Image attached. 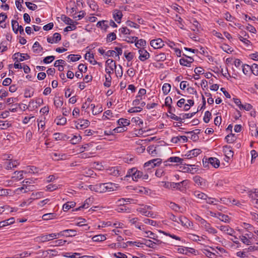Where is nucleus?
Listing matches in <instances>:
<instances>
[{
    "label": "nucleus",
    "instance_id": "nucleus-27",
    "mask_svg": "<svg viewBox=\"0 0 258 258\" xmlns=\"http://www.w3.org/2000/svg\"><path fill=\"white\" fill-rule=\"evenodd\" d=\"M156 148V146L154 145L150 146L147 148V151L150 155L155 156L158 154Z\"/></svg>",
    "mask_w": 258,
    "mask_h": 258
},
{
    "label": "nucleus",
    "instance_id": "nucleus-58",
    "mask_svg": "<svg viewBox=\"0 0 258 258\" xmlns=\"http://www.w3.org/2000/svg\"><path fill=\"white\" fill-rule=\"evenodd\" d=\"M82 137L81 136H74V137L71 139V143L73 144H76L81 141Z\"/></svg>",
    "mask_w": 258,
    "mask_h": 258
},
{
    "label": "nucleus",
    "instance_id": "nucleus-61",
    "mask_svg": "<svg viewBox=\"0 0 258 258\" xmlns=\"http://www.w3.org/2000/svg\"><path fill=\"white\" fill-rule=\"evenodd\" d=\"M65 135L63 134L56 133L53 134V138L56 140H61L64 139Z\"/></svg>",
    "mask_w": 258,
    "mask_h": 258
},
{
    "label": "nucleus",
    "instance_id": "nucleus-25",
    "mask_svg": "<svg viewBox=\"0 0 258 258\" xmlns=\"http://www.w3.org/2000/svg\"><path fill=\"white\" fill-rule=\"evenodd\" d=\"M15 222L14 218H11L7 220H6L0 222V227H4L12 224H13Z\"/></svg>",
    "mask_w": 258,
    "mask_h": 258
},
{
    "label": "nucleus",
    "instance_id": "nucleus-46",
    "mask_svg": "<svg viewBox=\"0 0 258 258\" xmlns=\"http://www.w3.org/2000/svg\"><path fill=\"white\" fill-rule=\"evenodd\" d=\"M91 202V200L90 198H88L86 200V201L84 202V204L82 206L79 207L78 208H77L76 209V211H78L81 210V208H85L87 209L89 207L90 203Z\"/></svg>",
    "mask_w": 258,
    "mask_h": 258
},
{
    "label": "nucleus",
    "instance_id": "nucleus-32",
    "mask_svg": "<svg viewBox=\"0 0 258 258\" xmlns=\"http://www.w3.org/2000/svg\"><path fill=\"white\" fill-rule=\"evenodd\" d=\"M61 20L66 24L68 25H72V24L75 23L76 24H77L78 23L76 22H74L73 20L70 19V18L64 16L62 15L61 16Z\"/></svg>",
    "mask_w": 258,
    "mask_h": 258
},
{
    "label": "nucleus",
    "instance_id": "nucleus-10",
    "mask_svg": "<svg viewBox=\"0 0 258 258\" xmlns=\"http://www.w3.org/2000/svg\"><path fill=\"white\" fill-rule=\"evenodd\" d=\"M139 58L141 61H144L148 59L150 57L149 53L144 49H140L139 50Z\"/></svg>",
    "mask_w": 258,
    "mask_h": 258
},
{
    "label": "nucleus",
    "instance_id": "nucleus-49",
    "mask_svg": "<svg viewBox=\"0 0 258 258\" xmlns=\"http://www.w3.org/2000/svg\"><path fill=\"white\" fill-rule=\"evenodd\" d=\"M139 211L140 212V213H141L142 215H145L147 217H152V215H153V213H152L150 211H147L144 208H142V209H140Z\"/></svg>",
    "mask_w": 258,
    "mask_h": 258
},
{
    "label": "nucleus",
    "instance_id": "nucleus-28",
    "mask_svg": "<svg viewBox=\"0 0 258 258\" xmlns=\"http://www.w3.org/2000/svg\"><path fill=\"white\" fill-rule=\"evenodd\" d=\"M85 59H88L90 62L93 64L97 63V62L94 60V57L93 54H91L90 52H88L85 54Z\"/></svg>",
    "mask_w": 258,
    "mask_h": 258
},
{
    "label": "nucleus",
    "instance_id": "nucleus-48",
    "mask_svg": "<svg viewBox=\"0 0 258 258\" xmlns=\"http://www.w3.org/2000/svg\"><path fill=\"white\" fill-rule=\"evenodd\" d=\"M109 174L115 176H117L120 174L119 171L116 167H112L110 169Z\"/></svg>",
    "mask_w": 258,
    "mask_h": 258
},
{
    "label": "nucleus",
    "instance_id": "nucleus-41",
    "mask_svg": "<svg viewBox=\"0 0 258 258\" xmlns=\"http://www.w3.org/2000/svg\"><path fill=\"white\" fill-rule=\"evenodd\" d=\"M33 48L34 52L39 53L42 50V47L40 45L39 43L38 42H35L33 45Z\"/></svg>",
    "mask_w": 258,
    "mask_h": 258
},
{
    "label": "nucleus",
    "instance_id": "nucleus-47",
    "mask_svg": "<svg viewBox=\"0 0 258 258\" xmlns=\"http://www.w3.org/2000/svg\"><path fill=\"white\" fill-rule=\"evenodd\" d=\"M54 104L56 107H60L63 104V101L60 97H57L54 99Z\"/></svg>",
    "mask_w": 258,
    "mask_h": 258
},
{
    "label": "nucleus",
    "instance_id": "nucleus-17",
    "mask_svg": "<svg viewBox=\"0 0 258 258\" xmlns=\"http://www.w3.org/2000/svg\"><path fill=\"white\" fill-rule=\"evenodd\" d=\"M183 161V159L181 158H179V157H171L169 158H168V160L165 162V163H166V165H168L167 163L168 162L179 163L180 164L182 165Z\"/></svg>",
    "mask_w": 258,
    "mask_h": 258
},
{
    "label": "nucleus",
    "instance_id": "nucleus-34",
    "mask_svg": "<svg viewBox=\"0 0 258 258\" xmlns=\"http://www.w3.org/2000/svg\"><path fill=\"white\" fill-rule=\"evenodd\" d=\"M106 238L104 235H95L92 237V240L94 241H103L106 240Z\"/></svg>",
    "mask_w": 258,
    "mask_h": 258
},
{
    "label": "nucleus",
    "instance_id": "nucleus-45",
    "mask_svg": "<svg viewBox=\"0 0 258 258\" xmlns=\"http://www.w3.org/2000/svg\"><path fill=\"white\" fill-rule=\"evenodd\" d=\"M38 168L35 166H28L26 168V171L25 172L32 173H38Z\"/></svg>",
    "mask_w": 258,
    "mask_h": 258
},
{
    "label": "nucleus",
    "instance_id": "nucleus-31",
    "mask_svg": "<svg viewBox=\"0 0 258 258\" xmlns=\"http://www.w3.org/2000/svg\"><path fill=\"white\" fill-rule=\"evenodd\" d=\"M117 122L119 125L124 126L125 128H126V126L130 124L128 120L122 118L118 119Z\"/></svg>",
    "mask_w": 258,
    "mask_h": 258
},
{
    "label": "nucleus",
    "instance_id": "nucleus-26",
    "mask_svg": "<svg viewBox=\"0 0 258 258\" xmlns=\"http://www.w3.org/2000/svg\"><path fill=\"white\" fill-rule=\"evenodd\" d=\"M193 166H195V165L187 164L186 166L184 165L180 166V168L183 172H191L194 170V168L192 167Z\"/></svg>",
    "mask_w": 258,
    "mask_h": 258
},
{
    "label": "nucleus",
    "instance_id": "nucleus-29",
    "mask_svg": "<svg viewBox=\"0 0 258 258\" xmlns=\"http://www.w3.org/2000/svg\"><path fill=\"white\" fill-rule=\"evenodd\" d=\"M16 55H17V56H20L19 61H22L24 60L28 59L30 58V56L26 53H21L20 52H17L15 53L14 54V56H16Z\"/></svg>",
    "mask_w": 258,
    "mask_h": 258
},
{
    "label": "nucleus",
    "instance_id": "nucleus-16",
    "mask_svg": "<svg viewBox=\"0 0 258 258\" xmlns=\"http://www.w3.org/2000/svg\"><path fill=\"white\" fill-rule=\"evenodd\" d=\"M195 197L198 200H205L207 199L208 196L204 193L200 191H195L194 192Z\"/></svg>",
    "mask_w": 258,
    "mask_h": 258
},
{
    "label": "nucleus",
    "instance_id": "nucleus-2",
    "mask_svg": "<svg viewBox=\"0 0 258 258\" xmlns=\"http://www.w3.org/2000/svg\"><path fill=\"white\" fill-rule=\"evenodd\" d=\"M131 177L134 181H136L141 179L147 180L149 178V175L147 172H143L142 171L138 170L135 167L129 169L127 170L126 175L124 177V179L128 180V178Z\"/></svg>",
    "mask_w": 258,
    "mask_h": 258
},
{
    "label": "nucleus",
    "instance_id": "nucleus-19",
    "mask_svg": "<svg viewBox=\"0 0 258 258\" xmlns=\"http://www.w3.org/2000/svg\"><path fill=\"white\" fill-rule=\"evenodd\" d=\"M161 163V160L160 159H159V158L154 159L150 160V161L146 162L144 164V167L145 168L147 167L148 166H149L150 165V164H151V163H153V166L155 167L156 166H158L159 165H160Z\"/></svg>",
    "mask_w": 258,
    "mask_h": 258
},
{
    "label": "nucleus",
    "instance_id": "nucleus-36",
    "mask_svg": "<svg viewBox=\"0 0 258 258\" xmlns=\"http://www.w3.org/2000/svg\"><path fill=\"white\" fill-rule=\"evenodd\" d=\"M144 241H145V243H144V244L146 245L147 246H148L150 248H155V246L156 245L157 243H158V242H153L150 240H147V239H144Z\"/></svg>",
    "mask_w": 258,
    "mask_h": 258
},
{
    "label": "nucleus",
    "instance_id": "nucleus-51",
    "mask_svg": "<svg viewBox=\"0 0 258 258\" xmlns=\"http://www.w3.org/2000/svg\"><path fill=\"white\" fill-rule=\"evenodd\" d=\"M172 102V98L170 97H167L165 100V105L168 107V108L171 110L172 106L171 105Z\"/></svg>",
    "mask_w": 258,
    "mask_h": 258
},
{
    "label": "nucleus",
    "instance_id": "nucleus-42",
    "mask_svg": "<svg viewBox=\"0 0 258 258\" xmlns=\"http://www.w3.org/2000/svg\"><path fill=\"white\" fill-rule=\"evenodd\" d=\"M168 113H169V115H167V116L168 117H169L171 119H174L175 120H176V121H178L179 122H182V118H181V117H178V116H176L173 113H172V112H171L170 111H168Z\"/></svg>",
    "mask_w": 258,
    "mask_h": 258
},
{
    "label": "nucleus",
    "instance_id": "nucleus-50",
    "mask_svg": "<svg viewBox=\"0 0 258 258\" xmlns=\"http://www.w3.org/2000/svg\"><path fill=\"white\" fill-rule=\"evenodd\" d=\"M251 71V66L248 64H244L242 66V72L245 75H247L249 71Z\"/></svg>",
    "mask_w": 258,
    "mask_h": 258
},
{
    "label": "nucleus",
    "instance_id": "nucleus-64",
    "mask_svg": "<svg viewBox=\"0 0 258 258\" xmlns=\"http://www.w3.org/2000/svg\"><path fill=\"white\" fill-rule=\"evenodd\" d=\"M252 108V106L251 105L248 103H246L244 105L242 104L241 106L240 107V109H244L246 111H249L251 110Z\"/></svg>",
    "mask_w": 258,
    "mask_h": 258
},
{
    "label": "nucleus",
    "instance_id": "nucleus-60",
    "mask_svg": "<svg viewBox=\"0 0 258 258\" xmlns=\"http://www.w3.org/2000/svg\"><path fill=\"white\" fill-rule=\"evenodd\" d=\"M116 35L114 33L112 32L110 33L107 35V42H111L113 40H115L116 39Z\"/></svg>",
    "mask_w": 258,
    "mask_h": 258
},
{
    "label": "nucleus",
    "instance_id": "nucleus-63",
    "mask_svg": "<svg viewBox=\"0 0 258 258\" xmlns=\"http://www.w3.org/2000/svg\"><path fill=\"white\" fill-rule=\"evenodd\" d=\"M251 72L255 76L258 75V64L253 63L251 66Z\"/></svg>",
    "mask_w": 258,
    "mask_h": 258
},
{
    "label": "nucleus",
    "instance_id": "nucleus-53",
    "mask_svg": "<svg viewBox=\"0 0 258 258\" xmlns=\"http://www.w3.org/2000/svg\"><path fill=\"white\" fill-rule=\"evenodd\" d=\"M25 5L30 10L35 11L37 9V6L36 4L30 2H25Z\"/></svg>",
    "mask_w": 258,
    "mask_h": 258
},
{
    "label": "nucleus",
    "instance_id": "nucleus-30",
    "mask_svg": "<svg viewBox=\"0 0 258 258\" xmlns=\"http://www.w3.org/2000/svg\"><path fill=\"white\" fill-rule=\"evenodd\" d=\"M76 203L74 202H68L63 205L62 209L64 211H67L71 208L74 207Z\"/></svg>",
    "mask_w": 258,
    "mask_h": 258
},
{
    "label": "nucleus",
    "instance_id": "nucleus-43",
    "mask_svg": "<svg viewBox=\"0 0 258 258\" xmlns=\"http://www.w3.org/2000/svg\"><path fill=\"white\" fill-rule=\"evenodd\" d=\"M236 139L234 134H230L225 137V140L228 143H232Z\"/></svg>",
    "mask_w": 258,
    "mask_h": 258
},
{
    "label": "nucleus",
    "instance_id": "nucleus-38",
    "mask_svg": "<svg viewBox=\"0 0 258 258\" xmlns=\"http://www.w3.org/2000/svg\"><path fill=\"white\" fill-rule=\"evenodd\" d=\"M239 239L244 244L247 245H250L252 244L251 240L246 236H239Z\"/></svg>",
    "mask_w": 258,
    "mask_h": 258
},
{
    "label": "nucleus",
    "instance_id": "nucleus-13",
    "mask_svg": "<svg viewBox=\"0 0 258 258\" xmlns=\"http://www.w3.org/2000/svg\"><path fill=\"white\" fill-rule=\"evenodd\" d=\"M223 151L225 154L226 157L228 159L232 158L233 156V152L230 146L227 145L224 146L223 147Z\"/></svg>",
    "mask_w": 258,
    "mask_h": 258
},
{
    "label": "nucleus",
    "instance_id": "nucleus-52",
    "mask_svg": "<svg viewBox=\"0 0 258 258\" xmlns=\"http://www.w3.org/2000/svg\"><path fill=\"white\" fill-rule=\"evenodd\" d=\"M146 45V42L145 40L141 39L136 41L135 45L137 47L140 48L141 46H145Z\"/></svg>",
    "mask_w": 258,
    "mask_h": 258
},
{
    "label": "nucleus",
    "instance_id": "nucleus-23",
    "mask_svg": "<svg viewBox=\"0 0 258 258\" xmlns=\"http://www.w3.org/2000/svg\"><path fill=\"white\" fill-rule=\"evenodd\" d=\"M122 17L121 12L118 10H115L113 13V17L117 23H120V21Z\"/></svg>",
    "mask_w": 258,
    "mask_h": 258
},
{
    "label": "nucleus",
    "instance_id": "nucleus-22",
    "mask_svg": "<svg viewBox=\"0 0 258 258\" xmlns=\"http://www.w3.org/2000/svg\"><path fill=\"white\" fill-rule=\"evenodd\" d=\"M185 182H186V180H183L181 182L178 183L171 182V183H170V187L172 188H176L181 190L182 186L184 184Z\"/></svg>",
    "mask_w": 258,
    "mask_h": 258
},
{
    "label": "nucleus",
    "instance_id": "nucleus-57",
    "mask_svg": "<svg viewBox=\"0 0 258 258\" xmlns=\"http://www.w3.org/2000/svg\"><path fill=\"white\" fill-rule=\"evenodd\" d=\"M169 206L172 210L176 212L178 211L180 209V207L178 205L173 202H170Z\"/></svg>",
    "mask_w": 258,
    "mask_h": 258
},
{
    "label": "nucleus",
    "instance_id": "nucleus-5",
    "mask_svg": "<svg viewBox=\"0 0 258 258\" xmlns=\"http://www.w3.org/2000/svg\"><path fill=\"white\" fill-rule=\"evenodd\" d=\"M201 224H202L206 231L211 234H215L217 230L211 226L210 224L208 223L205 220H201Z\"/></svg>",
    "mask_w": 258,
    "mask_h": 258
},
{
    "label": "nucleus",
    "instance_id": "nucleus-59",
    "mask_svg": "<svg viewBox=\"0 0 258 258\" xmlns=\"http://www.w3.org/2000/svg\"><path fill=\"white\" fill-rule=\"evenodd\" d=\"M211 115V113L209 111H206L204 117V121L206 123H208L210 120Z\"/></svg>",
    "mask_w": 258,
    "mask_h": 258
},
{
    "label": "nucleus",
    "instance_id": "nucleus-35",
    "mask_svg": "<svg viewBox=\"0 0 258 258\" xmlns=\"http://www.w3.org/2000/svg\"><path fill=\"white\" fill-rule=\"evenodd\" d=\"M56 214L55 213H47L45 214H44L42 218L44 220H48L50 219H53L56 217Z\"/></svg>",
    "mask_w": 258,
    "mask_h": 258
},
{
    "label": "nucleus",
    "instance_id": "nucleus-56",
    "mask_svg": "<svg viewBox=\"0 0 258 258\" xmlns=\"http://www.w3.org/2000/svg\"><path fill=\"white\" fill-rule=\"evenodd\" d=\"M111 77L110 75H108V76H105V82L104 83V86L106 87H109L111 85Z\"/></svg>",
    "mask_w": 258,
    "mask_h": 258
},
{
    "label": "nucleus",
    "instance_id": "nucleus-3",
    "mask_svg": "<svg viewBox=\"0 0 258 258\" xmlns=\"http://www.w3.org/2000/svg\"><path fill=\"white\" fill-rule=\"evenodd\" d=\"M106 66L109 68V69H105V71L108 75H110L111 73H112L113 70H115L116 68V65L115 61L111 59H108L106 61Z\"/></svg>",
    "mask_w": 258,
    "mask_h": 258
},
{
    "label": "nucleus",
    "instance_id": "nucleus-4",
    "mask_svg": "<svg viewBox=\"0 0 258 258\" xmlns=\"http://www.w3.org/2000/svg\"><path fill=\"white\" fill-rule=\"evenodd\" d=\"M38 238L41 242H44L54 239H56L57 238V235H55V233H51L49 234L42 235L39 236Z\"/></svg>",
    "mask_w": 258,
    "mask_h": 258
},
{
    "label": "nucleus",
    "instance_id": "nucleus-24",
    "mask_svg": "<svg viewBox=\"0 0 258 258\" xmlns=\"http://www.w3.org/2000/svg\"><path fill=\"white\" fill-rule=\"evenodd\" d=\"M145 233L146 234V235H144L145 237H149L150 238L155 240L157 241V242H158V243H162V241L156 239V238L157 237V236L155 234L153 233L152 232L150 231H146Z\"/></svg>",
    "mask_w": 258,
    "mask_h": 258
},
{
    "label": "nucleus",
    "instance_id": "nucleus-6",
    "mask_svg": "<svg viewBox=\"0 0 258 258\" xmlns=\"http://www.w3.org/2000/svg\"><path fill=\"white\" fill-rule=\"evenodd\" d=\"M12 26L14 32L17 34L19 31L20 34L24 33V29L21 25H19L18 22L16 20H13L12 21Z\"/></svg>",
    "mask_w": 258,
    "mask_h": 258
},
{
    "label": "nucleus",
    "instance_id": "nucleus-37",
    "mask_svg": "<svg viewBox=\"0 0 258 258\" xmlns=\"http://www.w3.org/2000/svg\"><path fill=\"white\" fill-rule=\"evenodd\" d=\"M123 205L121 206H118L116 209V211H117L118 212H126V213H129L130 211L128 208H127L125 205V204H122Z\"/></svg>",
    "mask_w": 258,
    "mask_h": 258
},
{
    "label": "nucleus",
    "instance_id": "nucleus-21",
    "mask_svg": "<svg viewBox=\"0 0 258 258\" xmlns=\"http://www.w3.org/2000/svg\"><path fill=\"white\" fill-rule=\"evenodd\" d=\"M219 229L222 231L230 235H233V234L234 232V230L229 226H221L219 227Z\"/></svg>",
    "mask_w": 258,
    "mask_h": 258
},
{
    "label": "nucleus",
    "instance_id": "nucleus-12",
    "mask_svg": "<svg viewBox=\"0 0 258 258\" xmlns=\"http://www.w3.org/2000/svg\"><path fill=\"white\" fill-rule=\"evenodd\" d=\"M61 40V35L58 33H55L53 37H49L47 38V41L48 43H57Z\"/></svg>",
    "mask_w": 258,
    "mask_h": 258
},
{
    "label": "nucleus",
    "instance_id": "nucleus-40",
    "mask_svg": "<svg viewBox=\"0 0 258 258\" xmlns=\"http://www.w3.org/2000/svg\"><path fill=\"white\" fill-rule=\"evenodd\" d=\"M98 27H101L102 29H106L108 27L107 21H99L97 24Z\"/></svg>",
    "mask_w": 258,
    "mask_h": 258
},
{
    "label": "nucleus",
    "instance_id": "nucleus-33",
    "mask_svg": "<svg viewBox=\"0 0 258 258\" xmlns=\"http://www.w3.org/2000/svg\"><path fill=\"white\" fill-rule=\"evenodd\" d=\"M217 215H218L217 218L221 221H223L224 222H229V219L228 216L223 214L221 213H218Z\"/></svg>",
    "mask_w": 258,
    "mask_h": 258
},
{
    "label": "nucleus",
    "instance_id": "nucleus-7",
    "mask_svg": "<svg viewBox=\"0 0 258 258\" xmlns=\"http://www.w3.org/2000/svg\"><path fill=\"white\" fill-rule=\"evenodd\" d=\"M76 127L78 130H81L87 127L90 124L89 120L87 119H80L78 122H76Z\"/></svg>",
    "mask_w": 258,
    "mask_h": 258
},
{
    "label": "nucleus",
    "instance_id": "nucleus-44",
    "mask_svg": "<svg viewBox=\"0 0 258 258\" xmlns=\"http://www.w3.org/2000/svg\"><path fill=\"white\" fill-rule=\"evenodd\" d=\"M227 183V182L225 180L219 179L217 181L216 185L219 188H222L226 186Z\"/></svg>",
    "mask_w": 258,
    "mask_h": 258
},
{
    "label": "nucleus",
    "instance_id": "nucleus-54",
    "mask_svg": "<svg viewBox=\"0 0 258 258\" xmlns=\"http://www.w3.org/2000/svg\"><path fill=\"white\" fill-rule=\"evenodd\" d=\"M198 111V110L192 113L181 114L180 115H182V117H181L182 118V120L185 118H190L192 117Z\"/></svg>",
    "mask_w": 258,
    "mask_h": 258
},
{
    "label": "nucleus",
    "instance_id": "nucleus-1",
    "mask_svg": "<svg viewBox=\"0 0 258 258\" xmlns=\"http://www.w3.org/2000/svg\"><path fill=\"white\" fill-rule=\"evenodd\" d=\"M117 188V185L111 182L99 183L96 185H90L89 186V188L91 191L99 193L115 190Z\"/></svg>",
    "mask_w": 258,
    "mask_h": 258
},
{
    "label": "nucleus",
    "instance_id": "nucleus-11",
    "mask_svg": "<svg viewBox=\"0 0 258 258\" xmlns=\"http://www.w3.org/2000/svg\"><path fill=\"white\" fill-rule=\"evenodd\" d=\"M5 168L9 170L12 168L16 167L19 164V162L18 160H7L5 162Z\"/></svg>",
    "mask_w": 258,
    "mask_h": 258
},
{
    "label": "nucleus",
    "instance_id": "nucleus-62",
    "mask_svg": "<svg viewBox=\"0 0 258 258\" xmlns=\"http://www.w3.org/2000/svg\"><path fill=\"white\" fill-rule=\"evenodd\" d=\"M54 58H55L54 56H53V55L48 56L45 57L43 59V61L45 63H49L52 62L54 59Z\"/></svg>",
    "mask_w": 258,
    "mask_h": 258
},
{
    "label": "nucleus",
    "instance_id": "nucleus-8",
    "mask_svg": "<svg viewBox=\"0 0 258 258\" xmlns=\"http://www.w3.org/2000/svg\"><path fill=\"white\" fill-rule=\"evenodd\" d=\"M185 58H181L179 60L180 64L183 66L190 67V64L194 61V58L185 55Z\"/></svg>",
    "mask_w": 258,
    "mask_h": 258
},
{
    "label": "nucleus",
    "instance_id": "nucleus-55",
    "mask_svg": "<svg viewBox=\"0 0 258 258\" xmlns=\"http://www.w3.org/2000/svg\"><path fill=\"white\" fill-rule=\"evenodd\" d=\"M68 57L71 59L73 62L78 61L81 58V56L79 55L70 54L68 55Z\"/></svg>",
    "mask_w": 258,
    "mask_h": 258
},
{
    "label": "nucleus",
    "instance_id": "nucleus-18",
    "mask_svg": "<svg viewBox=\"0 0 258 258\" xmlns=\"http://www.w3.org/2000/svg\"><path fill=\"white\" fill-rule=\"evenodd\" d=\"M70 232H71L72 233L70 234L69 235H71V236H75L76 235V231L73 229H67L63 230L59 233H55V235H57V238L59 237V236H64L66 235V233H69Z\"/></svg>",
    "mask_w": 258,
    "mask_h": 258
},
{
    "label": "nucleus",
    "instance_id": "nucleus-14",
    "mask_svg": "<svg viewBox=\"0 0 258 258\" xmlns=\"http://www.w3.org/2000/svg\"><path fill=\"white\" fill-rule=\"evenodd\" d=\"M201 153L200 149H195L188 151L185 156L187 159H190L192 157H196Z\"/></svg>",
    "mask_w": 258,
    "mask_h": 258
},
{
    "label": "nucleus",
    "instance_id": "nucleus-39",
    "mask_svg": "<svg viewBox=\"0 0 258 258\" xmlns=\"http://www.w3.org/2000/svg\"><path fill=\"white\" fill-rule=\"evenodd\" d=\"M171 85L168 83H165L162 86V91L165 95H167L170 92Z\"/></svg>",
    "mask_w": 258,
    "mask_h": 258
},
{
    "label": "nucleus",
    "instance_id": "nucleus-15",
    "mask_svg": "<svg viewBox=\"0 0 258 258\" xmlns=\"http://www.w3.org/2000/svg\"><path fill=\"white\" fill-rule=\"evenodd\" d=\"M195 183L201 187H205L206 186V180L199 176H196L194 178Z\"/></svg>",
    "mask_w": 258,
    "mask_h": 258
},
{
    "label": "nucleus",
    "instance_id": "nucleus-9",
    "mask_svg": "<svg viewBox=\"0 0 258 258\" xmlns=\"http://www.w3.org/2000/svg\"><path fill=\"white\" fill-rule=\"evenodd\" d=\"M150 45L155 49H158L164 46V43L161 39L158 38L151 40Z\"/></svg>",
    "mask_w": 258,
    "mask_h": 258
},
{
    "label": "nucleus",
    "instance_id": "nucleus-20",
    "mask_svg": "<svg viewBox=\"0 0 258 258\" xmlns=\"http://www.w3.org/2000/svg\"><path fill=\"white\" fill-rule=\"evenodd\" d=\"M207 162H209V164L215 168H218L220 165V161L216 158L210 157L208 159Z\"/></svg>",
    "mask_w": 258,
    "mask_h": 258
}]
</instances>
